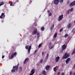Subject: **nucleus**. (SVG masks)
<instances>
[{
	"mask_svg": "<svg viewBox=\"0 0 75 75\" xmlns=\"http://www.w3.org/2000/svg\"><path fill=\"white\" fill-rule=\"evenodd\" d=\"M35 70L34 69H32L31 71V73L29 74V75H34V74L35 73Z\"/></svg>",
	"mask_w": 75,
	"mask_h": 75,
	"instance_id": "obj_5",
	"label": "nucleus"
},
{
	"mask_svg": "<svg viewBox=\"0 0 75 75\" xmlns=\"http://www.w3.org/2000/svg\"><path fill=\"white\" fill-rule=\"evenodd\" d=\"M19 73H20V72H20V71H19Z\"/></svg>",
	"mask_w": 75,
	"mask_h": 75,
	"instance_id": "obj_53",
	"label": "nucleus"
},
{
	"mask_svg": "<svg viewBox=\"0 0 75 75\" xmlns=\"http://www.w3.org/2000/svg\"><path fill=\"white\" fill-rule=\"evenodd\" d=\"M42 45V43H41L40 44L38 45V47L39 48H40V47H41V45Z\"/></svg>",
	"mask_w": 75,
	"mask_h": 75,
	"instance_id": "obj_26",
	"label": "nucleus"
},
{
	"mask_svg": "<svg viewBox=\"0 0 75 75\" xmlns=\"http://www.w3.org/2000/svg\"><path fill=\"white\" fill-rule=\"evenodd\" d=\"M17 55V52H15L14 53H12L11 55V57L10 58V59H13L14 58V56H16Z\"/></svg>",
	"mask_w": 75,
	"mask_h": 75,
	"instance_id": "obj_3",
	"label": "nucleus"
},
{
	"mask_svg": "<svg viewBox=\"0 0 75 75\" xmlns=\"http://www.w3.org/2000/svg\"><path fill=\"white\" fill-rule=\"evenodd\" d=\"M49 45L50 47H51V42H50L49 43Z\"/></svg>",
	"mask_w": 75,
	"mask_h": 75,
	"instance_id": "obj_28",
	"label": "nucleus"
},
{
	"mask_svg": "<svg viewBox=\"0 0 75 75\" xmlns=\"http://www.w3.org/2000/svg\"><path fill=\"white\" fill-rule=\"evenodd\" d=\"M70 58H68L66 60V64H68L69 63V62L70 61Z\"/></svg>",
	"mask_w": 75,
	"mask_h": 75,
	"instance_id": "obj_10",
	"label": "nucleus"
},
{
	"mask_svg": "<svg viewBox=\"0 0 75 75\" xmlns=\"http://www.w3.org/2000/svg\"><path fill=\"white\" fill-rule=\"evenodd\" d=\"M52 16V14L51 13H50L49 14V16L50 17V16Z\"/></svg>",
	"mask_w": 75,
	"mask_h": 75,
	"instance_id": "obj_33",
	"label": "nucleus"
},
{
	"mask_svg": "<svg viewBox=\"0 0 75 75\" xmlns=\"http://www.w3.org/2000/svg\"><path fill=\"white\" fill-rule=\"evenodd\" d=\"M73 75H75V72H74L73 74Z\"/></svg>",
	"mask_w": 75,
	"mask_h": 75,
	"instance_id": "obj_48",
	"label": "nucleus"
},
{
	"mask_svg": "<svg viewBox=\"0 0 75 75\" xmlns=\"http://www.w3.org/2000/svg\"><path fill=\"white\" fill-rule=\"evenodd\" d=\"M37 32V28H35L34 31L32 32V35H35Z\"/></svg>",
	"mask_w": 75,
	"mask_h": 75,
	"instance_id": "obj_4",
	"label": "nucleus"
},
{
	"mask_svg": "<svg viewBox=\"0 0 75 75\" xmlns=\"http://www.w3.org/2000/svg\"><path fill=\"white\" fill-rule=\"evenodd\" d=\"M11 4H13V2H11Z\"/></svg>",
	"mask_w": 75,
	"mask_h": 75,
	"instance_id": "obj_52",
	"label": "nucleus"
},
{
	"mask_svg": "<svg viewBox=\"0 0 75 75\" xmlns=\"http://www.w3.org/2000/svg\"><path fill=\"white\" fill-rule=\"evenodd\" d=\"M18 66H15L13 67L12 69L11 70L12 72H15V69L16 71H17V70H18Z\"/></svg>",
	"mask_w": 75,
	"mask_h": 75,
	"instance_id": "obj_2",
	"label": "nucleus"
},
{
	"mask_svg": "<svg viewBox=\"0 0 75 75\" xmlns=\"http://www.w3.org/2000/svg\"><path fill=\"white\" fill-rule=\"evenodd\" d=\"M29 58H26L25 59V61H24V62L23 63L24 64H26V62H27V61H28V60H29Z\"/></svg>",
	"mask_w": 75,
	"mask_h": 75,
	"instance_id": "obj_11",
	"label": "nucleus"
},
{
	"mask_svg": "<svg viewBox=\"0 0 75 75\" xmlns=\"http://www.w3.org/2000/svg\"><path fill=\"white\" fill-rule=\"evenodd\" d=\"M73 68L74 69H75V66H73Z\"/></svg>",
	"mask_w": 75,
	"mask_h": 75,
	"instance_id": "obj_44",
	"label": "nucleus"
},
{
	"mask_svg": "<svg viewBox=\"0 0 75 75\" xmlns=\"http://www.w3.org/2000/svg\"><path fill=\"white\" fill-rule=\"evenodd\" d=\"M31 46H29L28 50V52L29 54H30V50H31Z\"/></svg>",
	"mask_w": 75,
	"mask_h": 75,
	"instance_id": "obj_12",
	"label": "nucleus"
},
{
	"mask_svg": "<svg viewBox=\"0 0 75 75\" xmlns=\"http://www.w3.org/2000/svg\"><path fill=\"white\" fill-rule=\"evenodd\" d=\"M67 53H65L64 55L62 57V59H67V58H68V57H69V54H67Z\"/></svg>",
	"mask_w": 75,
	"mask_h": 75,
	"instance_id": "obj_1",
	"label": "nucleus"
},
{
	"mask_svg": "<svg viewBox=\"0 0 75 75\" xmlns=\"http://www.w3.org/2000/svg\"><path fill=\"white\" fill-rule=\"evenodd\" d=\"M4 58V56H2V58L3 59V58Z\"/></svg>",
	"mask_w": 75,
	"mask_h": 75,
	"instance_id": "obj_40",
	"label": "nucleus"
},
{
	"mask_svg": "<svg viewBox=\"0 0 75 75\" xmlns=\"http://www.w3.org/2000/svg\"><path fill=\"white\" fill-rule=\"evenodd\" d=\"M25 48L26 49V50H28V46H26Z\"/></svg>",
	"mask_w": 75,
	"mask_h": 75,
	"instance_id": "obj_35",
	"label": "nucleus"
},
{
	"mask_svg": "<svg viewBox=\"0 0 75 75\" xmlns=\"http://www.w3.org/2000/svg\"><path fill=\"white\" fill-rule=\"evenodd\" d=\"M72 75V73L71 71H70V74L69 75Z\"/></svg>",
	"mask_w": 75,
	"mask_h": 75,
	"instance_id": "obj_34",
	"label": "nucleus"
},
{
	"mask_svg": "<svg viewBox=\"0 0 75 75\" xmlns=\"http://www.w3.org/2000/svg\"><path fill=\"white\" fill-rule=\"evenodd\" d=\"M74 31H75V29Z\"/></svg>",
	"mask_w": 75,
	"mask_h": 75,
	"instance_id": "obj_54",
	"label": "nucleus"
},
{
	"mask_svg": "<svg viewBox=\"0 0 75 75\" xmlns=\"http://www.w3.org/2000/svg\"><path fill=\"white\" fill-rule=\"evenodd\" d=\"M4 2H3V1H1V3L0 4V7L1 6L4 5Z\"/></svg>",
	"mask_w": 75,
	"mask_h": 75,
	"instance_id": "obj_16",
	"label": "nucleus"
},
{
	"mask_svg": "<svg viewBox=\"0 0 75 75\" xmlns=\"http://www.w3.org/2000/svg\"><path fill=\"white\" fill-rule=\"evenodd\" d=\"M68 34H66L65 35V37H68Z\"/></svg>",
	"mask_w": 75,
	"mask_h": 75,
	"instance_id": "obj_27",
	"label": "nucleus"
},
{
	"mask_svg": "<svg viewBox=\"0 0 75 75\" xmlns=\"http://www.w3.org/2000/svg\"><path fill=\"white\" fill-rule=\"evenodd\" d=\"M67 13L68 14H69V13H70V10H68Z\"/></svg>",
	"mask_w": 75,
	"mask_h": 75,
	"instance_id": "obj_29",
	"label": "nucleus"
},
{
	"mask_svg": "<svg viewBox=\"0 0 75 75\" xmlns=\"http://www.w3.org/2000/svg\"><path fill=\"white\" fill-rule=\"evenodd\" d=\"M19 65V64L18 63V64L17 66H18Z\"/></svg>",
	"mask_w": 75,
	"mask_h": 75,
	"instance_id": "obj_50",
	"label": "nucleus"
},
{
	"mask_svg": "<svg viewBox=\"0 0 75 75\" xmlns=\"http://www.w3.org/2000/svg\"><path fill=\"white\" fill-rule=\"evenodd\" d=\"M47 66H48V65H47Z\"/></svg>",
	"mask_w": 75,
	"mask_h": 75,
	"instance_id": "obj_56",
	"label": "nucleus"
},
{
	"mask_svg": "<svg viewBox=\"0 0 75 75\" xmlns=\"http://www.w3.org/2000/svg\"><path fill=\"white\" fill-rule=\"evenodd\" d=\"M12 5H13L12 4H10V6H12Z\"/></svg>",
	"mask_w": 75,
	"mask_h": 75,
	"instance_id": "obj_43",
	"label": "nucleus"
},
{
	"mask_svg": "<svg viewBox=\"0 0 75 75\" xmlns=\"http://www.w3.org/2000/svg\"><path fill=\"white\" fill-rule=\"evenodd\" d=\"M62 18H63V14H62L59 16L58 21H61L62 19Z\"/></svg>",
	"mask_w": 75,
	"mask_h": 75,
	"instance_id": "obj_6",
	"label": "nucleus"
},
{
	"mask_svg": "<svg viewBox=\"0 0 75 75\" xmlns=\"http://www.w3.org/2000/svg\"><path fill=\"white\" fill-rule=\"evenodd\" d=\"M42 75H45L46 74V72L45 70H43L42 72Z\"/></svg>",
	"mask_w": 75,
	"mask_h": 75,
	"instance_id": "obj_18",
	"label": "nucleus"
},
{
	"mask_svg": "<svg viewBox=\"0 0 75 75\" xmlns=\"http://www.w3.org/2000/svg\"><path fill=\"white\" fill-rule=\"evenodd\" d=\"M74 31V29L73 28V29L71 31H72V32H73Z\"/></svg>",
	"mask_w": 75,
	"mask_h": 75,
	"instance_id": "obj_39",
	"label": "nucleus"
},
{
	"mask_svg": "<svg viewBox=\"0 0 75 75\" xmlns=\"http://www.w3.org/2000/svg\"><path fill=\"white\" fill-rule=\"evenodd\" d=\"M65 74L64 72H62V75H64Z\"/></svg>",
	"mask_w": 75,
	"mask_h": 75,
	"instance_id": "obj_38",
	"label": "nucleus"
},
{
	"mask_svg": "<svg viewBox=\"0 0 75 75\" xmlns=\"http://www.w3.org/2000/svg\"><path fill=\"white\" fill-rule=\"evenodd\" d=\"M73 10H74V8H71L70 9V11L71 12V11H72Z\"/></svg>",
	"mask_w": 75,
	"mask_h": 75,
	"instance_id": "obj_30",
	"label": "nucleus"
},
{
	"mask_svg": "<svg viewBox=\"0 0 75 75\" xmlns=\"http://www.w3.org/2000/svg\"><path fill=\"white\" fill-rule=\"evenodd\" d=\"M64 50H63L62 49L61 51H60V54H62V52H63V51H64Z\"/></svg>",
	"mask_w": 75,
	"mask_h": 75,
	"instance_id": "obj_21",
	"label": "nucleus"
},
{
	"mask_svg": "<svg viewBox=\"0 0 75 75\" xmlns=\"http://www.w3.org/2000/svg\"><path fill=\"white\" fill-rule=\"evenodd\" d=\"M3 18H5V15L3 13H1V16H0V18H1V19H3Z\"/></svg>",
	"mask_w": 75,
	"mask_h": 75,
	"instance_id": "obj_7",
	"label": "nucleus"
},
{
	"mask_svg": "<svg viewBox=\"0 0 75 75\" xmlns=\"http://www.w3.org/2000/svg\"><path fill=\"white\" fill-rule=\"evenodd\" d=\"M59 0H54V4L56 5H57L58 4V3H59Z\"/></svg>",
	"mask_w": 75,
	"mask_h": 75,
	"instance_id": "obj_9",
	"label": "nucleus"
},
{
	"mask_svg": "<svg viewBox=\"0 0 75 75\" xmlns=\"http://www.w3.org/2000/svg\"><path fill=\"white\" fill-rule=\"evenodd\" d=\"M45 29V28H44V27H42L41 28V30H42V31H44Z\"/></svg>",
	"mask_w": 75,
	"mask_h": 75,
	"instance_id": "obj_22",
	"label": "nucleus"
},
{
	"mask_svg": "<svg viewBox=\"0 0 75 75\" xmlns=\"http://www.w3.org/2000/svg\"><path fill=\"white\" fill-rule=\"evenodd\" d=\"M57 33H55V34H54V38H56L57 37Z\"/></svg>",
	"mask_w": 75,
	"mask_h": 75,
	"instance_id": "obj_23",
	"label": "nucleus"
},
{
	"mask_svg": "<svg viewBox=\"0 0 75 75\" xmlns=\"http://www.w3.org/2000/svg\"><path fill=\"white\" fill-rule=\"evenodd\" d=\"M62 48L63 50H65V49H66V48H67V46L65 45V44H64L62 46Z\"/></svg>",
	"mask_w": 75,
	"mask_h": 75,
	"instance_id": "obj_13",
	"label": "nucleus"
},
{
	"mask_svg": "<svg viewBox=\"0 0 75 75\" xmlns=\"http://www.w3.org/2000/svg\"><path fill=\"white\" fill-rule=\"evenodd\" d=\"M60 74V72H58L57 73V75H59Z\"/></svg>",
	"mask_w": 75,
	"mask_h": 75,
	"instance_id": "obj_36",
	"label": "nucleus"
},
{
	"mask_svg": "<svg viewBox=\"0 0 75 75\" xmlns=\"http://www.w3.org/2000/svg\"><path fill=\"white\" fill-rule=\"evenodd\" d=\"M54 24H53L51 26L50 29L51 31H52V29H54Z\"/></svg>",
	"mask_w": 75,
	"mask_h": 75,
	"instance_id": "obj_15",
	"label": "nucleus"
},
{
	"mask_svg": "<svg viewBox=\"0 0 75 75\" xmlns=\"http://www.w3.org/2000/svg\"><path fill=\"white\" fill-rule=\"evenodd\" d=\"M63 30V28H61L60 30V32L61 33V32H62V31Z\"/></svg>",
	"mask_w": 75,
	"mask_h": 75,
	"instance_id": "obj_32",
	"label": "nucleus"
},
{
	"mask_svg": "<svg viewBox=\"0 0 75 75\" xmlns=\"http://www.w3.org/2000/svg\"><path fill=\"white\" fill-rule=\"evenodd\" d=\"M63 1H64V0H60V3H63Z\"/></svg>",
	"mask_w": 75,
	"mask_h": 75,
	"instance_id": "obj_25",
	"label": "nucleus"
},
{
	"mask_svg": "<svg viewBox=\"0 0 75 75\" xmlns=\"http://www.w3.org/2000/svg\"><path fill=\"white\" fill-rule=\"evenodd\" d=\"M49 57V54H47L46 57V60H47V59H48Z\"/></svg>",
	"mask_w": 75,
	"mask_h": 75,
	"instance_id": "obj_19",
	"label": "nucleus"
},
{
	"mask_svg": "<svg viewBox=\"0 0 75 75\" xmlns=\"http://www.w3.org/2000/svg\"><path fill=\"white\" fill-rule=\"evenodd\" d=\"M44 55V52H42V55Z\"/></svg>",
	"mask_w": 75,
	"mask_h": 75,
	"instance_id": "obj_42",
	"label": "nucleus"
},
{
	"mask_svg": "<svg viewBox=\"0 0 75 75\" xmlns=\"http://www.w3.org/2000/svg\"><path fill=\"white\" fill-rule=\"evenodd\" d=\"M2 75H4V74H2Z\"/></svg>",
	"mask_w": 75,
	"mask_h": 75,
	"instance_id": "obj_55",
	"label": "nucleus"
},
{
	"mask_svg": "<svg viewBox=\"0 0 75 75\" xmlns=\"http://www.w3.org/2000/svg\"><path fill=\"white\" fill-rule=\"evenodd\" d=\"M53 70H54V72H56L57 70H56V67H55L53 68Z\"/></svg>",
	"mask_w": 75,
	"mask_h": 75,
	"instance_id": "obj_24",
	"label": "nucleus"
},
{
	"mask_svg": "<svg viewBox=\"0 0 75 75\" xmlns=\"http://www.w3.org/2000/svg\"><path fill=\"white\" fill-rule=\"evenodd\" d=\"M60 59V57H59V56H58L57 57H56L55 58V60L56 59V62H58L59 60V59Z\"/></svg>",
	"mask_w": 75,
	"mask_h": 75,
	"instance_id": "obj_8",
	"label": "nucleus"
},
{
	"mask_svg": "<svg viewBox=\"0 0 75 75\" xmlns=\"http://www.w3.org/2000/svg\"><path fill=\"white\" fill-rule=\"evenodd\" d=\"M22 69H23L22 67H20L19 68L20 71H21V72H22Z\"/></svg>",
	"mask_w": 75,
	"mask_h": 75,
	"instance_id": "obj_20",
	"label": "nucleus"
},
{
	"mask_svg": "<svg viewBox=\"0 0 75 75\" xmlns=\"http://www.w3.org/2000/svg\"><path fill=\"white\" fill-rule=\"evenodd\" d=\"M35 53H36V52H34V54H35Z\"/></svg>",
	"mask_w": 75,
	"mask_h": 75,
	"instance_id": "obj_49",
	"label": "nucleus"
},
{
	"mask_svg": "<svg viewBox=\"0 0 75 75\" xmlns=\"http://www.w3.org/2000/svg\"><path fill=\"white\" fill-rule=\"evenodd\" d=\"M40 63H42L43 62V60H42V59H41V60H40Z\"/></svg>",
	"mask_w": 75,
	"mask_h": 75,
	"instance_id": "obj_31",
	"label": "nucleus"
},
{
	"mask_svg": "<svg viewBox=\"0 0 75 75\" xmlns=\"http://www.w3.org/2000/svg\"><path fill=\"white\" fill-rule=\"evenodd\" d=\"M47 13H50V11L49 10L47 11Z\"/></svg>",
	"mask_w": 75,
	"mask_h": 75,
	"instance_id": "obj_47",
	"label": "nucleus"
},
{
	"mask_svg": "<svg viewBox=\"0 0 75 75\" xmlns=\"http://www.w3.org/2000/svg\"><path fill=\"white\" fill-rule=\"evenodd\" d=\"M40 35V33L38 32L37 33V35Z\"/></svg>",
	"mask_w": 75,
	"mask_h": 75,
	"instance_id": "obj_37",
	"label": "nucleus"
},
{
	"mask_svg": "<svg viewBox=\"0 0 75 75\" xmlns=\"http://www.w3.org/2000/svg\"><path fill=\"white\" fill-rule=\"evenodd\" d=\"M74 24H75V21H74Z\"/></svg>",
	"mask_w": 75,
	"mask_h": 75,
	"instance_id": "obj_51",
	"label": "nucleus"
},
{
	"mask_svg": "<svg viewBox=\"0 0 75 75\" xmlns=\"http://www.w3.org/2000/svg\"><path fill=\"white\" fill-rule=\"evenodd\" d=\"M40 35H38V38H39V37H40Z\"/></svg>",
	"mask_w": 75,
	"mask_h": 75,
	"instance_id": "obj_41",
	"label": "nucleus"
},
{
	"mask_svg": "<svg viewBox=\"0 0 75 75\" xmlns=\"http://www.w3.org/2000/svg\"><path fill=\"white\" fill-rule=\"evenodd\" d=\"M52 48H53V46H52L50 48V49H52Z\"/></svg>",
	"mask_w": 75,
	"mask_h": 75,
	"instance_id": "obj_45",
	"label": "nucleus"
},
{
	"mask_svg": "<svg viewBox=\"0 0 75 75\" xmlns=\"http://www.w3.org/2000/svg\"><path fill=\"white\" fill-rule=\"evenodd\" d=\"M71 23H69L67 25V28H70V27H71Z\"/></svg>",
	"mask_w": 75,
	"mask_h": 75,
	"instance_id": "obj_14",
	"label": "nucleus"
},
{
	"mask_svg": "<svg viewBox=\"0 0 75 75\" xmlns=\"http://www.w3.org/2000/svg\"><path fill=\"white\" fill-rule=\"evenodd\" d=\"M50 66H47L46 67V70H48L49 69V68H50Z\"/></svg>",
	"mask_w": 75,
	"mask_h": 75,
	"instance_id": "obj_17",
	"label": "nucleus"
},
{
	"mask_svg": "<svg viewBox=\"0 0 75 75\" xmlns=\"http://www.w3.org/2000/svg\"><path fill=\"white\" fill-rule=\"evenodd\" d=\"M37 50H36L35 51V52H37Z\"/></svg>",
	"mask_w": 75,
	"mask_h": 75,
	"instance_id": "obj_46",
	"label": "nucleus"
}]
</instances>
